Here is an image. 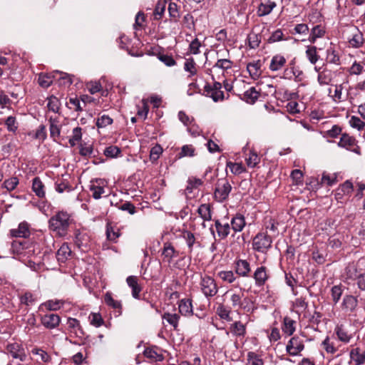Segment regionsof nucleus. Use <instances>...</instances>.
<instances>
[{"label":"nucleus","mask_w":365,"mask_h":365,"mask_svg":"<svg viewBox=\"0 0 365 365\" xmlns=\"http://www.w3.org/2000/svg\"><path fill=\"white\" fill-rule=\"evenodd\" d=\"M71 222L70 214L65 211H59L49 219L48 227L59 237H64L67 235Z\"/></svg>","instance_id":"obj_1"},{"label":"nucleus","mask_w":365,"mask_h":365,"mask_svg":"<svg viewBox=\"0 0 365 365\" xmlns=\"http://www.w3.org/2000/svg\"><path fill=\"white\" fill-rule=\"evenodd\" d=\"M242 297L243 293H232L230 296V301L232 302V306L233 308L240 309V307L243 304L242 303Z\"/></svg>","instance_id":"obj_53"},{"label":"nucleus","mask_w":365,"mask_h":365,"mask_svg":"<svg viewBox=\"0 0 365 365\" xmlns=\"http://www.w3.org/2000/svg\"><path fill=\"white\" fill-rule=\"evenodd\" d=\"M163 319L166 320L170 325H172L174 329H177L180 316L177 314L165 313L163 316Z\"/></svg>","instance_id":"obj_48"},{"label":"nucleus","mask_w":365,"mask_h":365,"mask_svg":"<svg viewBox=\"0 0 365 365\" xmlns=\"http://www.w3.org/2000/svg\"><path fill=\"white\" fill-rule=\"evenodd\" d=\"M351 361L355 365H363L365 364V349L364 348H352L349 353Z\"/></svg>","instance_id":"obj_11"},{"label":"nucleus","mask_w":365,"mask_h":365,"mask_svg":"<svg viewBox=\"0 0 365 365\" xmlns=\"http://www.w3.org/2000/svg\"><path fill=\"white\" fill-rule=\"evenodd\" d=\"M232 190V185L227 178L219 179L216 183L214 195L218 202L226 200Z\"/></svg>","instance_id":"obj_3"},{"label":"nucleus","mask_w":365,"mask_h":365,"mask_svg":"<svg viewBox=\"0 0 365 365\" xmlns=\"http://www.w3.org/2000/svg\"><path fill=\"white\" fill-rule=\"evenodd\" d=\"M349 124L352 128H356L358 130H362L365 126V123L356 116L351 117Z\"/></svg>","instance_id":"obj_61"},{"label":"nucleus","mask_w":365,"mask_h":365,"mask_svg":"<svg viewBox=\"0 0 365 365\" xmlns=\"http://www.w3.org/2000/svg\"><path fill=\"white\" fill-rule=\"evenodd\" d=\"M178 309L182 315L192 316L193 314L192 300L190 299H181L179 302Z\"/></svg>","instance_id":"obj_19"},{"label":"nucleus","mask_w":365,"mask_h":365,"mask_svg":"<svg viewBox=\"0 0 365 365\" xmlns=\"http://www.w3.org/2000/svg\"><path fill=\"white\" fill-rule=\"evenodd\" d=\"M19 184V179L16 177H12L4 182L3 186L9 191L14 190Z\"/></svg>","instance_id":"obj_60"},{"label":"nucleus","mask_w":365,"mask_h":365,"mask_svg":"<svg viewBox=\"0 0 365 365\" xmlns=\"http://www.w3.org/2000/svg\"><path fill=\"white\" fill-rule=\"evenodd\" d=\"M34 354H36L38 356V359H41L43 362L48 363L51 360V356L45 351L36 349L32 351Z\"/></svg>","instance_id":"obj_63"},{"label":"nucleus","mask_w":365,"mask_h":365,"mask_svg":"<svg viewBox=\"0 0 365 365\" xmlns=\"http://www.w3.org/2000/svg\"><path fill=\"white\" fill-rule=\"evenodd\" d=\"M74 243L83 252H86L89 247L90 237L86 232L76 230L75 232Z\"/></svg>","instance_id":"obj_8"},{"label":"nucleus","mask_w":365,"mask_h":365,"mask_svg":"<svg viewBox=\"0 0 365 365\" xmlns=\"http://www.w3.org/2000/svg\"><path fill=\"white\" fill-rule=\"evenodd\" d=\"M29 242L25 239L16 240L11 244V251L16 255H23L26 253V250L29 249Z\"/></svg>","instance_id":"obj_18"},{"label":"nucleus","mask_w":365,"mask_h":365,"mask_svg":"<svg viewBox=\"0 0 365 365\" xmlns=\"http://www.w3.org/2000/svg\"><path fill=\"white\" fill-rule=\"evenodd\" d=\"M327 60L329 63L339 65L340 64V59L338 54L336 53V51L334 49H327Z\"/></svg>","instance_id":"obj_57"},{"label":"nucleus","mask_w":365,"mask_h":365,"mask_svg":"<svg viewBox=\"0 0 365 365\" xmlns=\"http://www.w3.org/2000/svg\"><path fill=\"white\" fill-rule=\"evenodd\" d=\"M166 4L165 0H159L158 1L153 11L154 20H159L162 18L165 11Z\"/></svg>","instance_id":"obj_32"},{"label":"nucleus","mask_w":365,"mask_h":365,"mask_svg":"<svg viewBox=\"0 0 365 365\" xmlns=\"http://www.w3.org/2000/svg\"><path fill=\"white\" fill-rule=\"evenodd\" d=\"M276 6L277 4L274 1L265 0L259 5L257 11V16L259 17L267 16L269 14Z\"/></svg>","instance_id":"obj_14"},{"label":"nucleus","mask_w":365,"mask_h":365,"mask_svg":"<svg viewBox=\"0 0 365 365\" xmlns=\"http://www.w3.org/2000/svg\"><path fill=\"white\" fill-rule=\"evenodd\" d=\"M195 66L196 63L192 58H187L184 64V69L193 76L197 73Z\"/></svg>","instance_id":"obj_56"},{"label":"nucleus","mask_w":365,"mask_h":365,"mask_svg":"<svg viewBox=\"0 0 365 365\" xmlns=\"http://www.w3.org/2000/svg\"><path fill=\"white\" fill-rule=\"evenodd\" d=\"M253 277L257 286L260 287L264 285L269 277L267 267L264 266L257 267L254 272Z\"/></svg>","instance_id":"obj_13"},{"label":"nucleus","mask_w":365,"mask_h":365,"mask_svg":"<svg viewBox=\"0 0 365 365\" xmlns=\"http://www.w3.org/2000/svg\"><path fill=\"white\" fill-rule=\"evenodd\" d=\"M247 357V364L246 365H264L263 359L254 351H249Z\"/></svg>","instance_id":"obj_39"},{"label":"nucleus","mask_w":365,"mask_h":365,"mask_svg":"<svg viewBox=\"0 0 365 365\" xmlns=\"http://www.w3.org/2000/svg\"><path fill=\"white\" fill-rule=\"evenodd\" d=\"M200 284L201 291L206 297H214L218 292L215 279L208 275L201 277Z\"/></svg>","instance_id":"obj_4"},{"label":"nucleus","mask_w":365,"mask_h":365,"mask_svg":"<svg viewBox=\"0 0 365 365\" xmlns=\"http://www.w3.org/2000/svg\"><path fill=\"white\" fill-rule=\"evenodd\" d=\"M11 235L13 237H23L25 239L30 234L29 226L25 222L19 224L18 228L10 230Z\"/></svg>","instance_id":"obj_20"},{"label":"nucleus","mask_w":365,"mask_h":365,"mask_svg":"<svg viewBox=\"0 0 365 365\" xmlns=\"http://www.w3.org/2000/svg\"><path fill=\"white\" fill-rule=\"evenodd\" d=\"M71 255V250L66 243L63 244L58 250L56 253L57 260L60 262H64Z\"/></svg>","instance_id":"obj_27"},{"label":"nucleus","mask_w":365,"mask_h":365,"mask_svg":"<svg viewBox=\"0 0 365 365\" xmlns=\"http://www.w3.org/2000/svg\"><path fill=\"white\" fill-rule=\"evenodd\" d=\"M304 348L303 341L299 336H293L286 346L287 353L291 356L298 355Z\"/></svg>","instance_id":"obj_7"},{"label":"nucleus","mask_w":365,"mask_h":365,"mask_svg":"<svg viewBox=\"0 0 365 365\" xmlns=\"http://www.w3.org/2000/svg\"><path fill=\"white\" fill-rule=\"evenodd\" d=\"M361 273L362 272L358 271L354 263L349 264L345 269V274L347 279L356 280Z\"/></svg>","instance_id":"obj_37"},{"label":"nucleus","mask_w":365,"mask_h":365,"mask_svg":"<svg viewBox=\"0 0 365 365\" xmlns=\"http://www.w3.org/2000/svg\"><path fill=\"white\" fill-rule=\"evenodd\" d=\"M317 50V48L314 46H307L306 56L312 64H315L319 58Z\"/></svg>","instance_id":"obj_35"},{"label":"nucleus","mask_w":365,"mask_h":365,"mask_svg":"<svg viewBox=\"0 0 365 365\" xmlns=\"http://www.w3.org/2000/svg\"><path fill=\"white\" fill-rule=\"evenodd\" d=\"M175 253V250L173 246L171 245V244H164L162 255L164 257L165 260H166L168 262H170L173 257H174Z\"/></svg>","instance_id":"obj_41"},{"label":"nucleus","mask_w":365,"mask_h":365,"mask_svg":"<svg viewBox=\"0 0 365 365\" xmlns=\"http://www.w3.org/2000/svg\"><path fill=\"white\" fill-rule=\"evenodd\" d=\"M67 324L70 329H75L74 333L76 336L81 337L85 335V332L78 319L75 318H68Z\"/></svg>","instance_id":"obj_30"},{"label":"nucleus","mask_w":365,"mask_h":365,"mask_svg":"<svg viewBox=\"0 0 365 365\" xmlns=\"http://www.w3.org/2000/svg\"><path fill=\"white\" fill-rule=\"evenodd\" d=\"M231 332L236 336H245L246 333L245 326L241 322H235L231 325Z\"/></svg>","instance_id":"obj_43"},{"label":"nucleus","mask_w":365,"mask_h":365,"mask_svg":"<svg viewBox=\"0 0 365 365\" xmlns=\"http://www.w3.org/2000/svg\"><path fill=\"white\" fill-rule=\"evenodd\" d=\"M32 190L38 197H45L44 185L40 178L36 177L33 179Z\"/></svg>","instance_id":"obj_26"},{"label":"nucleus","mask_w":365,"mask_h":365,"mask_svg":"<svg viewBox=\"0 0 365 365\" xmlns=\"http://www.w3.org/2000/svg\"><path fill=\"white\" fill-rule=\"evenodd\" d=\"M231 227L235 232H240L245 227L246 222L245 217L241 214H237L230 222Z\"/></svg>","instance_id":"obj_22"},{"label":"nucleus","mask_w":365,"mask_h":365,"mask_svg":"<svg viewBox=\"0 0 365 365\" xmlns=\"http://www.w3.org/2000/svg\"><path fill=\"white\" fill-rule=\"evenodd\" d=\"M217 314L222 319L227 320L228 322L232 320V318L230 316V310L227 309L224 305H220L217 308Z\"/></svg>","instance_id":"obj_55"},{"label":"nucleus","mask_w":365,"mask_h":365,"mask_svg":"<svg viewBox=\"0 0 365 365\" xmlns=\"http://www.w3.org/2000/svg\"><path fill=\"white\" fill-rule=\"evenodd\" d=\"M61 322L60 317L56 314H46L41 317V324L47 329L56 328Z\"/></svg>","instance_id":"obj_10"},{"label":"nucleus","mask_w":365,"mask_h":365,"mask_svg":"<svg viewBox=\"0 0 365 365\" xmlns=\"http://www.w3.org/2000/svg\"><path fill=\"white\" fill-rule=\"evenodd\" d=\"M338 146L351 150L357 155H361V148L357 145L356 139L346 133L341 135Z\"/></svg>","instance_id":"obj_6"},{"label":"nucleus","mask_w":365,"mask_h":365,"mask_svg":"<svg viewBox=\"0 0 365 365\" xmlns=\"http://www.w3.org/2000/svg\"><path fill=\"white\" fill-rule=\"evenodd\" d=\"M259 69L260 65L259 61L256 63H250L247 66V70L253 79H256L259 76Z\"/></svg>","instance_id":"obj_44"},{"label":"nucleus","mask_w":365,"mask_h":365,"mask_svg":"<svg viewBox=\"0 0 365 365\" xmlns=\"http://www.w3.org/2000/svg\"><path fill=\"white\" fill-rule=\"evenodd\" d=\"M349 44L354 48H359L364 43L363 34L356 29V32L353 34L352 37L349 40Z\"/></svg>","instance_id":"obj_31"},{"label":"nucleus","mask_w":365,"mask_h":365,"mask_svg":"<svg viewBox=\"0 0 365 365\" xmlns=\"http://www.w3.org/2000/svg\"><path fill=\"white\" fill-rule=\"evenodd\" d=\"M158 58L161 62H163L167 66H173L176 64V61L171 56L163 53H159Z\"/></svg>","instance_id":"obj_62"},{"label":"nucleus","mask_w":365,"mask_h":365,"mask_svg":"<svg viewBox=\"0 0 365 365\" xmlns=\"http://www.w3.org/2000/svg\"><path fill=\"white\" fill-rule=\"evenodd\" d=\"M126 282L129 287L132 289V296L135 299H140V292L142 290V287L138 284V279L136 276H129L126 279Z\"/></svg>","instance_id":"obj_15"},{"label":"nucleus","mask_w":365,"mask_h":365,"mask_svg":"<svg viewBox=\"0 0 365 365\" xmlns=\"http://www.w3.org/2000/svg\"><path fill=\"white\" fill-rule=\"evenodd\" d=\"M37 297L30 292H25L20 297V302L26 306H32L37 302Z\"/></svg>","instance_id":"obj_36"},{"label":"nucleus","mask_w":365,"mask_h":365,"mask_svg":"<svg viewBox=\"0 0 365 365\" xmlns=\"http://www.w3.org/2000/svg\"><path fill=\"white\" fill-rule=\"evenodd\" d=\"M91 324L99 327L103 324V319L99 313H91L89 316Z\"/></svg>","instance_id":"obj_58"},{"label":"nucleus","mask_w":365,"mask_h":365,"mask_svg":"<svg viewBox=\"0 0 365 365\" xmlns=\"http://www.w3.org/2000/svg\"><path fill=\"white\" fill-rule=\"evenodd\" d=\"M202 184V181L201 179L190 177L187 180V185L185 188V192L187 194H190L194 189L197 188Z\"/></svg>","instance_id":"obj_40"},{"label":"nucleus","mask_w":365,"mask_h":365,"mask_svg":"<svg viewBox=\"0 0 365 365\" xmlns=\"http://www.w3.org/2000/svg\"><path fill=\"white\" fill-rule=\"evenodd\" d=\"M248 167L255 168L260 162V158L256 152L251 150L249 154V157L245 159Z\"/></svg>","instance_id":"obj_45"},{"label":"nucleus","mask_w":365,"mask_h":365,"mask_svg":"<svg viewBox=\"0 0 365 365\" xmlns=\"http://www.w3.org/2000/svg\"><path fill=\"white\" fill-rule=\"evenodd\" d=\"M359 297V294H357L356 297L353 295H346L343 299L342 308L345 309L346 312H353L357 307V298Z\"/></svg>","instance_id":"obj_17"},{"label":"nucleus","mask_w":365,"mask_h":365,"mask_svg":"<svg viewBox=\"0 0 365 365\" xmlns=\"http://www.w3.org/2000/svg\"><path fill=\"white\" fill-rule=\"evenodd\" d=\"M227 166L230 169L231 172L235 175H240L245 171V168L241 163L227 162Z\"/></svg>","instance_id":"obj_52"},{"label":"nucleus","mask_w":365,"mask_h":365,"mask_svg":"<svg viewBox=\"0 0 365 365\" xmlns=\"http://www.w3.org/2000/svg\"><path fill=\"white\" fill-rule=\"evenodd\" d=\"M353 189V184L349 180L345 181L336 190L335 199L338 202H342L344 200V197L345 195L349 196L351 194Z\"/></svg>","instance_id":"obj_9"},{"label":"nucleus","mask_w":365,"mask_h":365,"mask_svg":"<svg viewBox=\"0 0 365 365\" xmlns=\"http://www.w3.org/2000/svg\"><path fill=\"white\" fill-rule=\"evenodd\" d=\"M295 321L288 317L284 318V324L282 327L283 331L288 336H291L295 331Z\"/></svg>","instance_id":"obj_38"},{"label":"nucleus","mask_w":365,"mask_h":365,"mask_svg":"<svg viewBox=\"0 0 365 365\" xmlns=\"http://www.w3.org/2000/svg\"><path fill=\"white\" fill-rule=\"evenodd\" d=\"M215 228L218 236L221 239L226 238L230 232V225L228 223L222 225L218 220L215 222Z\"/></svg>","instance_id":"obj_29"},{"label":"nucleus","mask_w":365,"mask_h":365,"mask_svg":"<svg viewBox=\"0 0 365 365\" xmlns=\"http://www.w3.org/2000/svg\"><path fill=\"white\" fill-rule=\"evenodd\" d=\"M168 12L172 21L177 22L180 18V14L178 9V5L171 2L168 6Z\"/></svg>","instance_id":"obj_51"},{"label":"nucleus","mask_w":365,"mask_h":365,"mask_svg":"<svg viewBox=\"0 0 365 365\" xmlns=\"http://www.w3.org/2000/svg\"><path fill=\"white\" fill-rule=\"evenodd\" d=\"M236 273L242 277L248 276L250 272V266L247 260L239 259L236 262L235 266Z\"/></svg>","instance_id":"obj_21"},{"label":"nucleus","mask_w":365,"mask_h":365,"mask_svg":"<svg viewBox=\"0 0 365 365\" xmlns=\"http://www.w3.org/2000/svg\"><path fill=\"white\" fill-rule=\"evenodd\" d=\"M221 89L222 84L219 82H215L212 86L207 83L204 87L205 96L210 97L215 102L224 100V93Z\"/></svg>","instance_id":"obj_5"},{"label":"nucleus","mask_w":365,"mask_h":365,"mask_svg":"<svg viewBox=\"0 0 365 365\" xmlns=\"http://www.w3.org/2000/svg\"><path fill=\"white\" fill-rule=\"evenodd\" d=\"M324 34V29L321 25H317L311 30L309 41L314 43L318 38L322 37Z\"/></svg>","instance_id":"obj_34"},{"label":"nucleus","mask_w":365,"mask_h":365,"mask_svg":"<svg viewBox=\"0 0 365 365\" xmlns=\"http://www.w3.org/2000/svg\"><path fill=\"white\" fill-rule=\"evenodd\" d=\"M56 78L55 71L51 73H41L38 76V83L43 88L49 87Z\"/></svg>","instance_id":"obj_25"},{"label":"nucleus","mask_w":365,"mask_h":365,"mask_svg":"<svg viewBox=\"0 0 365 365\" xmlns=\"http://www.w3.org/2000/svg\"><path fill=\"white\" fill-rule=\"evenodd\" d=\"M343 294V289L341 285H335L331 289V298L334 303L336 304L339 302Z\"/></svg>","instance_id":"obj_50"},{"label":"nucleus","mask_w":365,"mask_h":365,"mask_svg":"<svg viewBox=\"0 0 365 365\" xmlns=\"http://www.w3.org/2000/svg\"><path fill=\"white\" fill-rule=\"evenodd\" d=\"M56 76L59 75L60 76L58 78L59 83L61 85L68 86L73 83V81L71 76L66 73H63L61 71H56Z\"/></svg>","instance_id":"obj_46"},{"label":"nucleus","mask_w":365,"mask_h":365,"mask_svg":"<svg viewBox=\"0 0 365 365\" xmlns=\"http://www.w3.org/2000/svg\"><path fill=\"white\" fill-rule=\"evenodd\" d=\"M48 108L54 113H58L60 108L59 100L55 96H51L48 98Z\"/></svg>","instance_id":"obj_54"},{"label":"nucleus","mask_w":365,"mask_h":365,"mask_svg":"<svg viewBox=\"0 0 365 365\" xmlns=\"http://www.w3.org/2000/svg\"><path fill=\"white\" fill-rule=\"evenodd\" d=\"M195 148L192 145H185L182 147L181 151L178 154L179 158L184 157H192L195 154Z\"/></svg>","instance_id":"obj_47"},{"label":"nucleus","mask_w":365,"mask_h":365,"mask_svg":"<svg viewBox=\"0 0 365 365\" xmlns=\"http://www.w3.org/2000/svg\"><path fill=\"white\" fill-rule=\"evenodd\" d=\"M5 125L7 130L12 133H16L18 129V125L16 118L14 116H9L5 120Z\"/></svg>","instance_id":"obj_59"},{"label":"nucleus","mask_w":365,"mask_h":365,"mask_svg":"<svg viewBox=\"0 0 365 365\" xmlns=\"http://www.w3.org/2000/svg\"><path fill=\"white\" fill-rule=\"evenodd\" d=\"M197 213L204 221L212 220L211 205L208 203L202 204L197 209Z\"/></svg>","instance_id":"obj_28"},{"label":"nucleus","mask_w":365,"mask_h":365,"mask_svg":"<svg viewBox=\"0 0 365 365\" xmlns=\"http://www.w3.org/2000/svg\"><path fill=\"white\" fill-rule=\"evenodd\" d=\"M247 41L251 48H256L261 42V35L251 33L247 36Z\"/></svg>","instance_id":"obj_49"},{"label":"nucleus","mask_w":365,"mask_h":365,"mask_svg":"<svg viewBox=\"0 0 365 365\" xmlns=\"http://www.w3.org/2000/svg\"><path fill=\"white\" fill-rule=\"evenodd\" d=\"M335 332L338 339L342 342L349 343L352 338V335L349 334L343 326L336 327Z\"/></svg>","instance_id":"obj_33"},{"label":"nucleus","mask_w":365,"mask_h":365,"mask_svg":"<svg viewBox=\"0 0 365 365\" xmlns=\"http://www.w3.org/2000/svg\"><path fill=\"white\" fill-rule=\"evenodd\" d=\"M286 62V58L283 56L275 55L271 60L269 69L272 71H279L284 66Z\"/></svg>","instance_id":"obj_23"},{"label":"nucleus","mask_w":365,"mask_h":365,"mask_svg":"<svg viewBox=\"0 0 365 365\" xmlns=\"http://www.w3.org/2000/svg\"><path fill=\"white\" fill-rule=\"evenodd\" d=\"M6 350L14 359H19L21 361H24L26 357L24 349L21 348L19 344L14 343L8 344Z\"/></svg>","instance_id":"obj_16"},{"label":"nucleus","mask_w":365,"mask_h":365,"mask_svg":"<svg viewBox=\"0 0 365 365\" xmlns=\"http://www.w3.org/2000/svg\"><path fill=\"white\" fill-rule=\"evenodd\" d=\"M333 78L332 71L327 68H324L321 72L319 73L317 81L321 86L329 85Z\"/></svg>","instance_id":"obj_24"},{"label":"nucleus","mask_w":365,"mask_h":365,"mask_svg":"<svg viewBox=\"0 0 365 365\" xmlns=\"http://www.w3.org/2000/svg\"><path fill=\"white\" fill-rule=\"evenodd\" d=\"M112 123L113 119L110 116L107 115H103L98 118L96 125L98 128H104L106 127L107 125L112 124Z\"/></svg>","instance_id":"obj_64"},{"label":"nucleus","mask_w":365,"mask_h":365,"mask_svg":"<svg viewBox=\"0 0 365 365\" xmlns=\"http://www.w3.org/2000/svg\"><path fill=\"white\" fill-rule=\"evenodd\" d=\"M260 96V92L257 91L255 87H250L244 92L242 96H240V99L245 101L247 103L252 105L255 103Z\"/></svg>","instance_id":"obj_12"},{"label":"nucleus","mask_w":365,"mask_h":365,"mask_svg":"<svg viewBox=\"0 0 365 365\" xmlns=\"http://www.w3.org/2000/svg\"><path fill=\"white\" fill-rule=\"evenodd\" d=\"M105 302L107 305L111 307L113 309H118V314H121L122 304L119 301L115 300L111 294L106 293L105 295Z\"/></svg>","instance_id":"obj_42"},{"label":"nucleus","mask_w":365,"mask_h":365,"mask_svg":"<svg viewBox=\"0 0 365 365\" xmlns=\"http://www.w3.org/2000/svg\"><path fill=\"white\" fill-rule=\"evenodd\" d=\"M272 239L265 232H259L253 239L252 248L257 252L266 253L272 247Z\"/></svg>","instance_id":"obj_2"}]
</instances>
